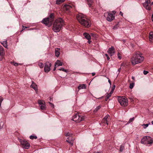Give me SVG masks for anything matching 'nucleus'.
Here are the masks:
<instances>
[{
	"label": "nucleus",
	"instance_id": "54",
	"mask_svg": "<svg viewBox=\"0 0 153 153\" xmlns=\"http://www.w3.org/2000/svg\"><path fill=\"white\" fill-rule=\"evenodd\" d=\"M151 123H152V124L153 125V120L152 121Z\"/></svg>",
	"mask_w": 153,
	"mask_h": 153
},
{
	"label": "nucleus",
	"instance_id": "35",
	"mask_svg": "<svg viewBox=\"0 0 153 153\" xmlns=\"http://www.w3.org/2000/svg\"><path fill=\"white\" fill-rule=\"evenodd\" d=\"M117 55L118 58L120 59H121V55L119 52H118L117 53Z\"/></svg>",
	"mask_w": 153,
	"mask_h": 153
},
{
	"label": "nucleus",
	"instance_id": "21",
	"mask_svg": "<svg viewBox=\"0 0 153 153\" xmlns=\"http://www.w3.org/2000/svg\"><path fill=\"white\" fill-rule=\"evenodd\" d=\"M66 141L71 144V146H72L73 142L72 137L71 138H68L67 140H66Z\"/></svg>",
	"mask_w": 153,
	"mask_h": 153
},
{
	"label": "nucleus",
	"instance_id": "50",
	"mask_svg": "<svg viewBox=\"0 0 153 153\" xmlns=\"http://www.w3.org/2000/svg\"><path fill=\"white\" fill-rule=\"evenodd\" d=\"M113 14H114V15L115 14V13H116V12L115 11H113Z\"/></svg>",
	"mask_w": 153,
	"mask_h": 153
},
{
	"label": "nucleus",
	"instance_id": "28",
	"mask_svg": "<svg viewBox=\"0 0 153 153\" xmlns=\"http://www.w3.org/2000/svg\"><path fill=\"white\" fill-rule=\"evenodd\" d=\"M65 1V0H56V4H59Z\"/></svg>",
	"mask_w": 153,
	"mask_h": 153
},
{
	"label": "nucleus",
	"instance_id": "27",
	"mask_svg": "<svg viewBox=\"0 0 153 153\" xmlns=\"http://www.w3.org/2000/svg\"><path fill=\"white\" fill-rule=\"evenodd\" d=\"M150 124V123H149L146 124H142V126H143V128L144 129H146V128H147L148 126Z\"/></svg>",
	"mask_w": 153,
	"mask_h": 153
},
{
	"label": "nucleus",
	"instance_id": "20",
	"mask_svg": "<svg viewBox=\"0 0 153 153\" xmlns=\"http://www.w3.org/2000/svg\"><path fill=\"white\" fill-rule=\"evenodd\" d=\"M83 35L87 39H91V37L90 35L87 33H84Z\"/></svg>",
	"mask_w": 153,
	"mask_h": 153
},
{
	"label": "nucleus",
	"instance_id": "33",
	"mask_svg": "<svg viewBox=\"0 0 153 153\" xmlns=\"http://www.w3.org/2000/svg\"><path fill=\"white\" fill-rule=\"evenodd\" d=\"M30 138L31 139H36L37 138V137L36 136L31 135L30 137Z\"/></svg>",
	"mask_w": 153,
	"mask_h": 153
},
{
	"label": "nucleus",
	"instance_id": "8",
	"mask_svg": "<svg viewBox=\"0 0 153 153\" xmlns=\"http://www.w3.org/2000/svg\"><path fill=\"white\" fill-rule=\"evenodd\" d=\"M118 101L121 105L125 107L128 104V100L127 99L123 97H120L118 98Z\"/></svg>",
	"mask_w": 153,
	"mask_h": 153
},
{
	"label": "nucleus",
	"instance_id": "32",
	"mask_svg": "<svg viewBox=\"0 0 153 153\" xmlns=\"http://www.w3.org/2000/svg\"><path fill=\"white\" fill-rule=\"evenodd\" d=\"M134 85V82H132V83H130V85H129L130 88L131 89H132L133 88Z\"/></svg>",
	"mask_w": 153,
	"mask_h": 153
},
{
	"label": "nucleus",
	"instance_id": "46",
	"mask_svg": "<svg viewBox=\"0 0 153 153\" xmlns=\"http://www.w3.org/2000/svg\"><path fill=\"white\" fill-rule=\"evenodd\" d=\"M92 74L93 76H94L95 74V73H92Z\"/></svg>",
	"mask_w": 153,
	"mask_h": 153
},
{
	"label": "nucleus",
	"instance_id": "5",
	"mask_svg": "<svg viewBox=\"0 0 153 153\" xmlns=\"http://www.w3.org/2000/svg\"><path fill=\"white\" fill-rule=\"evenodd\" d=\"M141 143L150 146L153 143V140L152 138L150 137L146 136L143 137L141 140Z\"/></svg>",
	"mask_w": 153,
	"mask_h": 153
},
{
	"label": "nucleus",
	"instance_id": "37",
	"mask_svg": "<svg viewBox=\"0 0 153 153\" xmlns=\"http://www.w3.org/2000/svg\"><path fill=\"white\" fill-rule=\"evenodd\" d=\"M3 100V98L1 97H0V107L1 106V104Z\"/></svg>",
	"mask_w": 153,
	"mask_h": 153
},
{
	"label": "nucleus",
	"instance_id": "17",
	"mask_svg": "<svg viewBox=\"0 0 153 153\" xmlns=\"http://www.w3.org/2000/svg\"><path fill=\"white\" fill-rule=\"evenodd\" d=\"M60 48H56L55 49V56L56 57H58L60 54Z\"/></svg>",
	"mask_w": 153,
	"mask_h": 153
},
{
	"label": "nucleus",
	"instance_id": "36",
	"mask_svg": "<svg viewBox=\"0 0 153 153\" xmlns=\"http://www.w3.org/2000/svg\"><path fill=\"white\" fill-rule=\"evenodd\" d=\"M59 70H60V71H64L65 72H67V71L65 69L63 68H60L59 69Z\"/></svg>",
	"mask_w": 153,
	"mask_h": 153
},
{
	"label": "nucleus",
	"instance_id": "29",
	"mask_svg": "<svg viewBox=\"0 0 153 153\" xmlns=\"http://www.w3.org/2000/svg\"><path fill=\"white\" fill-rule=\"evenodd\" d=\"M134 117H133L132 118H130L129 120V121H128V123L126 124H129V123H131L134 120Z\"/></svg>",
	"mask_w": 153,
	"mask_h": 153
},
{
	"label": "nucleus",
	"instance_id": "52",
	"mask_svg": "<svg viewBox=\"0 0 153 153\" xmlns=\"http://www.w3.org/2000/svg\"><path fill=\"white\" fill-rule=\"evenodd\" d=\"M108 82H109L110 84H111V81H110V80L109 79V80H108Z\"/></svg>",
	"mask_w": 153,
	"mask_h": 153
},
{
	"label": "nucleus",
	"instance_id": "40",
	"mask_svg": "<svg viewBox=\"0 0 153 153\" xmlns=\"http://www.w3.org/2000/svg\"><path fill=\"white\" fill-rule=\"evenodd\" d=\"M105 55L107 59L108 60H109L110 59V58L107 54H105Z\"/></svg>",
	"mask_w": 153,
	"mask_h": 153
},
{
	"label": "nucleus",
	"instance_id": "4",
	"mask_svg": "<svg viewBox=\"0 0 153 153\" xmlns=\"http://www.w3.org/2000/svg\"><path fill=\"white\" fill-rule=\"evenodd\" d=\"M54 17L53 14L51 13L48 17L44 19L42 22L48 27H50L52 24V22L54 20Z\"/></svg>",
	"mask_w": 153,
	"mask_h": 153
},
{
	"label": "nucleus",
	"instance_id": "34",
	"mask_svg": "<svg viewBox=\"0 0 153 153\" xmlns=\"http://www.w3.org/2000/svg\"><path fill=\"white\" fill-rule=\"evenodd\" d=\"M71 134H70L69 132H68V133L65 134V136H69L68 138H71L72 137L71 136Z\"/></svg>",
	"mask_w": 153,
	"mask_h": 153
},
{
	"label": "nucleus",
	"instance_id": "45",
	"mask_svg": "<svg viewBox=\"0 0 153 153\" xmlns=\"http://www.w3.org/2000/svg\"><path fill=\"white\" fill-rule=\"evenodd\" d=\"M23 28H23L22 30H23L24 29H25V28H27V27H24V26H23Z\"/></svg>",
	"mask_w": 153,
	"mask_h": 153
},
{
	"label": "nucleus",
	"instance_id": "25",
	"mask_svg": "<svg viewBox=\"0 0 153 153\" xmlns=\"http://www.w3.org/2000/svg\"><path fill=\"white\" fill-rule=\"evenodd\" d=\"M111 93H110L109 94H107L106 95L105 98V100L107 101V100L110 98V97L111 96Z\"/></svg>",
	"mask_w": 153,
	"mask_h": 153
},
{
	"label": "nucleus",
	"instance_id": "16",
	"mask_svg": "<svg viewBox=\"0 0 153 153\" xmlns=\"http://www.w3.org/2000/svg\"><path fill=\"white\" fill-rule=\"evenodd\" d=\"M30 87L33 88L36 91H37V85L33 81H32V84L30 85Z\"/></svg>",
	"mask_w": 153,
	"mask_h": 153
},
{
	"label": "nucleus",
	"instance_id": "3",
	"mask_svg": "<svg viewBox=\"0 0 153 153\" xmlns=\"http://www.w3.org/2000/svg\"><path fill=\"white\" fill-rule=\"evenodd\" d=\"M63 24V20L61 18L57 19L53 23V30L56 32H59L61 29Z\"/></svg>",
	"mask_w": 153,
	"mask_h": 153
},
{
	"label": "nucleus",
	"instance_id": "2",
	"mask_svg": "<svg viewBox=\"0 0 153 153\" xmlns=\"http://www.w3.org/2000/svg\"><path fill=\"white\" fill-rule=\"evenodd\" d=\"M144 59L142 54L139 51L134 53V55L131 59L132 64L135 65L142 62Z\"/></svg>",
	"mask_w": 153,
	"mask_h": 153
},
{
	"label": "nucleus",
	"instance_id": "23",
	"mask_svg": "<svg viewBox=\"0 0 153 153\" xmlns=\"http://www.w3.org/2000/svg\"><path fill=\"white\" fill-rule=\"evenodd\" d=\"M1 44L4 47L6 48H7V42L6 40L3 41L2 42H1Z\"/></svg>",
	"mask_w": 153,
	"mask_h": 153
},
{
	"label": "nucleus",
	"instance_id": "11",
	"mask_svg": "<svg viewBox=\"0 0 153 153\" xmlns=\"http://www.w3.org/2000/svg\"><path fill=\"white\" fill-rule=\"evenodd\" d=\"M51 64L49 62H46L45 64L44 71L45 72H48L50 70Z\"/></svg>",
	"mask_w": 153,
	"mask_h": 153
},
{
	"label": "nucleus",
	"instance_id": "53",
	"mask_svg": "<svg viewBox=\"0 0 153 153\" xmlns=\"http://www.w3.org/2000/svg\"><path fill=\"white\" fill-rule=\"evenodd\" d=\"M49 98V100H51V97H50Z\"/></svg>",
	"mask_w": 153,
	"mask_h": 153
},
{
	"label": "nucleus",
	"instance_id": "9",
	"mask_svg": "<svg viewBox=\"0 0 153 153\" xmlns=\"http://www.w3.org/2000/svg\"><path fill=\"white\" fill-rule=\"evenodd\" d=\"M145 1L143 3L144 7L146 10H150L151 9V5H153V1L150 3V0H145Z\"/></svg>",
	"mask_w": 153,
	"mask_h": 153
},
{
	"label": "nucleus",
	"instance_id": "26",
	"mask_svg": "<svg viewBox=\"0 0 153 153\" xmlns=\"http://www.w3.org/2000/svg\"><path fill=\"white\" fill-rule=\"evenodd\" d=\"M4 51V49L3 47L0 45V56H1L3 54V53Z\"/></svg>",
	"mask_w": 153,
	"mask_h": 153
},
{
	"label": "nucleus",
	"instance_id": "31",
	"mask_svg": "<svg viewBox=\"0 0 153 153\" xmlns=\"http://www.w3.org/2000/svg\"><path fill=\"white\" fill-rule=\"evenodd\" d=\"M124 149V146L123 145H121L120 149V152H122Z\"/></svg>",
	"mask_w": 153,
	"mask_h": 153
},
{
	"label": "nucleus",
	"instance_id": "24",
	"mask_svg": "<svg viewBox=\"0 0 153 153\" xmlns=\"http://www.w3.org/2000/svg\"><path fill=\"white\" fill-rule=\"evenodd\" d=\"M87 1L88 5L89 6H91V5L93 3V0H86Z\"/></svg>",
	"mask_w": 153,
	"mask_h": 153
},
{
	"label": "nucleus",
	"instance_id": "19",
	"mask_svg": "<svg viewBox=\"0 0 153 153\" xmlns=\"http://www.w3.org/2000/svg\"><path fill=\"white\" fill-rule=\"evenodd\" d=\"M78 88L79 90L81 89H85L86 88V86L84 84H80L78 86Z\"/></svg>",
	"mask_w": 153,
	"mask_h": 153
},
{
	"label": "nucleus",
	"instance_id": "6",
	"mask_svg": "<svg viewBox=\"0 0 153 153\" xmlns=\"http://www.w3.org/2000/svg\"><path fill=\"white\" fill-rule=\"evenodd\" d=\"M18 140L22 148L26 149H29L30 147V144L28 142L23 139H19Z\"/></svg>",
	"mask_w": 153,
	"mask_h": 153
},
{
	"label": "nucleus",
	"instance_id": "1",
	"mask_svg": "<svg viewBox=\"0 0 153 153\" xmlns=\"http://www.w3.org/2000/svg\"><path fill=\"white\" fill-rule=\"evenodd\" d=\"M76 18L82 25L88 27L90 26V21L85 15L82 13H79L77 15Z\"/></svg>",
	"mask_w": 153,
	"mask_h": 153
},
{
	"label": "nucleus",
	"instance_id": "7",
	"mask_svg": "<svg viewBox=\"0 0 153 153\" xmlns=\"http://www.w3.org/2000/svg\"><path fill=\"white\" fill-rule=\"evenodd\" d=\"M84 116H79L78 114H76L73 116L72 120L76 123H79L84 120Z\"/></svg>",
	"mask_w": 153,
	"mask_h": 153
},
{
	"label": "nucleus",
	"instance_id": "51",
	"mask_svg": "<svg viewBox=\"0 0 153 153\" xmlns=\"http://www.w3.org/2000/svg\"><path fill=\"white\" fill-rule=\"evenodd\" d=\"M152 21H153V14L152 15Z\"/></svg>",
	"mask_w": 153,
	"mask_h": 153
},
{
	"label": "nucleus",
	"instance_id": "42",
	"mask_svg": "<svg viewBox=\"0 0 153 153\" xmlns=\"http://www.w3.org/2000/svg\"><path fill=\"white\" fill-rule=\"evenodd\" d=\"M148 73V72L147 71H143V74L145 75H146Z\"/></svg>",
	"mask_w": 153,
	"mask_h": 153
},
{
	"label": "nucleus",
	"instance_id": "14",
	"mask_svg": "<svg viewBox=\"0 0 153 153\" xmlns=\"http://www.w3.org/2000/svg\"><path fill=\"white\" fill-rule=\"evenodd\" d=\"M114 18V14L110 13H108L107 18V20L108 21L111 22L112 21Z\"/></svg>",
	"mask_w": 153,
	"mask_h": 153
},
{
	"label": "nucleus",
	"instance_id": "15",
	"mask_svg": "<svg viewBox=\"0 0 153 153\" xmlns=\"http://www.w3.org/2000/svg\"><path fill=\"white\" fill-rule=\"evenodd\" d=\"M71 7H72L71 5L66 4H65L63 7L64 9L68 12L69 11L70 9L71 8Z\"/></svg>",
	"mask_w": 153,
	"mask_h": 153
},
{
	"label": "nucleus",
	"instance_id": "18",
	"mask_svg": "<svg viewBox=\"0 0 153 153\" xmlns=\"http://www.w3.org/2000/svg\"><path fill=\"white\" fill-rule=\"evenodd\" d=\"M149 38L150 42H153V32H151L150 33L149 36Z\"/></svg>",
	"mask_w": 153,
	"mask_h": 153
},
{
	"label": "nucleus",
	"instance_id": "49",
	"mask_svg": "<svg viewBox=\"0 0 153 153\" xmlns=\"http://www.w3.org/2000/svg\"><path fill=\"white\" fill-rule=\"evenodd\" d=\"M120 14L121 15L123 16V13L121 12H120Z\"/></svg>",
	"mask_w": 153,
	"mask_h": 153
},
{
	"label": "nucleus",
	"instance_id": "30",
	"mask_svg": "<svg viewBox=\"0 0 153 153\" xmlns=\"http://www.w3.org/2000/svg\"><path fill=\"white\" fill-rule=\"evenodd\" d=\"M38 65L41 68H43L44 67V65L42 62H39L38 63Z\"/></svg>",
	"mask_w": 153,
	"mask_h": 153
},
{
	"label": "nucleus",
	"instance_id": "55",
	"mask_svg": "<svg viewBox=\"0 0 153 153\" xmlns=\"http://www.w3.org/2000/svg\"><path fill=\"white\" fill-rule=\"evenodd\" d=\"M94 153H100L99 152H94Z\"/></svg>",
	"mask_w": 153,
	"mask_h": 153
},
{
	"label": "nucleus",
	"instance_id": "10",
	"mask_svg": "<svg viewBox=\"0 0 153 153\" xmlns=\"http://www.w3.org/2000/svg\"><path fill=\"white\" fill-rule=\"evenodd\" d=\"M110 120V116L107 114L102 119V123H104V125L106 124L108 126V125Z\"/></svg>",
	"mask_w": 153,
	"mask_h": 153
},
{
	"label": "nucleus",
	"instance_id": "48",
	"mask_svg": "<svg viewBox=\"0 0 153 153\" xmlns=\"http://www.w3.org/2000/svg\"><path fill=\"white\" fill-rule=\"evenodd\" d=\"M122 41H123V42L124 43H125L126 42V40H124V39H123L122 40Z\"/></svg>",
	"mask_w": 153,
	"mask_h": 153
},
{
	"label": "nucleus",
	"instance_id": "44",
	"mask_svg": "<svg viewBox=\"0 0 153 153\" xmlns=\"http://www.w3.org/2000/svg\"><path fill=\"white\" fill-rule=\"evenodd\" d=\"M56 66H57L56 65H55V67H54V69H53V70L54 71H55L56 70Z\"/></svg>",
	"mask_w": 153,
	"mask_h": 153
},
{
	"label": "nucleus",
	"instance_id": "22",
	"mask_svg": "<svg viewBox=\"0 0 153 153\" xmlns=\"http://www.w3.org/2000/svg\"><path fill=\"white\" fill-rule=\"evenodd\" d=\"M55 65L57 66H62V63L59 60H57L55 62Z\"/></svg>",
	"mask_w": 153,
	"mask_h": 153
},
{
	"label": "nucleus",
	"instance_id": "12",
	"mask_svg": "<svg viewBox=\"0 0 153 153\" xmlns=\"http://www.w3.org/2000/svg\"><path fill=\"white\" fill-rule=\"evenodd\" d=\"M38 104L42 110H45L46 108V105L45 104V102L43 100H39L38 101Z\"/></svg>",
	"mask_w": 153,
	"mask_h": 153
},
{
	"label": "nucleus",
	"instance_id": "41",
	"mask_svg": "<svg viewBox=\"0 0 153 153\" xmlns=\"http://www.w3.org/2000/svg\"><path fill=\"white\" fill-rule=\"evenodd\" d=\"M49 103L50 104V105H51V106L53 108L54 107V105L52 103H51L50 102H49Z\"/></svg>",
	"mask_w": 153,
	"mask_h": 153
},
{
	"label": "nucleus",
	"instance_id": "38",
	"mask_svg": "<svg viewBox=\"0 0 153 153\" xmlns=\"http://www.w3.org/2000/svg\"><path fill=\"white\" fill-rule=\"evenodd\" d=\"M101 108V106H98L95 109V110L96 111H97L98 110H99Z\"/></svg>",
	"mask_w": 153,
	"mask_h": 153
},
{
	"label": "nucleus",
	"instance_id": "47",
	"mask_svg": "<svg viewBox=\"0 0 153 153\" xmlns=\"http://www.w3.org/2000/svg\"><path fill=\"white\" fill-rule=\"evenodd\" d=\"M131 79L133 80H134L135 79L134 77L133 76H132Z\"/></svg>",
	"mask_w": 153,
	"mask_h": 153
},
{
	"label": "nucleus",
	"instance_id": "39",
	"mask_svg": "<svg viewBox=\"0 0 153 153\" xmlns=\"http://www.w3.org/2000/svg\"><path fill=\"white\" fill-rule=\"evenodd\" d=\"M11 63L12 64H13L15 66H17L18 64V63L15 62H11Z\"/></svg>",
	"mask_w": 153,
	"mask_h": 153
},
{
	"label": "nucleus",
	"instance_id": "13",
	"mask_svg": "<svg viewBox=\"0 0 153 153\" xmlns=\"http://www.w3.org/2000/svg\"><path fill=\"white\" fill-rule=\"evenodd\" d=\"M108 52L110 55V56H112L115 53V49L113 46H111L109 48L108 51Z\"/></svg>",
	"mask_w": 153,
	"mask_h": 153
},
{
	"label": "nucleus",
	"instance_id": "43",
	"mask_svg": "<svg viewBox=\"0 0 153 153\" xmlns=\"http://www.w3.org/2000/svg\"><path fill=\"white\" fill-rule=\"evenodd\" d=\"M88 42L89 44H90L91 43V42L90 39H88Z\"/></svg>",
	"mask_w": 153,
	"mask_h": 153
}]
</instances>
